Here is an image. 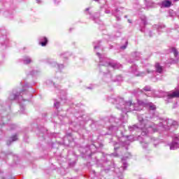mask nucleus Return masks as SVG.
Listing matches in <instances>:
<instances>
[{
    "label": "nucleus",
    "mask_w": 179,
    "mask_h": 179,
    "mask_svg": "<svg viewBox=\"0 0 179 179\" xmlns=\"http://www.w3.org/2000/svg\"><path fill=\"white\" fill-rule=\"evenodd\" d=\"M100 58L99 61V69L103 73H108V66H111L113 69H120L121 68V64L108 59L107 57H100V53L97 52Z\"/></svg>",
    "instance_id": "nucleus-1"
},
{
    "label": "nucleus",
    "mask_w": 179,
    "mask_h": 179,
    "mask_svg": "<svg viewBox=\"0 0 179 179\" xmlns=\"http://www.w3.org/2000/svg\"><path fill=\"white\" fill-rule=\"evenodd\" d=\"M129 131H135L136 129H141L142 131V135H148L149 134V130L148 129H152V122H148L147 124H144V127L142 126V124H140L139 126L136 124H134L132 126L129 127Z\"/></svg>",
    "instance_id": "nucleus-2"
},
{
    "label": "nucleus",
    "mask_w": 179,
    "mask_h": 179,
    "mask_svg": "<svg viewBox=\"0 0 179 179\" xmlns=\"http://www.w3.org/2000/svg\"><path fill=\"white\" fill-rule=\"evenodd\" d=\"M117 101L120 105V106H117V108H120V110H125L126 111H129V107L131 106L128 105V101L125 102V101H124V99L122 98H118L117 99Z\"/></svg>",
    "instance_id": "nucleus-3"
},
{
    "label": "nucleus",
    "mask_w": 179,
    "mask_h": 179,
    "mask_svg": "<svg viewBox=\"0 0 179 179\" xmlns=\"http://www.w3.org/2000/svg\"><path fill=\"white\" fill-rule=\"evenodd\" d=\"M177 125H178L177 121L168 119V123L166 124V127H165V131H169L171 127H177Z\"/></svg>",
    "instance_id": "nucleus-4"
},
{
    "label": "nucleus",
    "mask_w": 179,
    "mask_h": 179,
    "mask_svg": "<svg viewBox=\"0 0 179 179\" xmlns=\"http://www.w3.org/2000/svg\"><path fill=\"white\" fill-rule=\"evenodd\" d=\"M128 106H129L130 107L129 108V111H141V110H142V107L139 108L137 106L136 104L133 103L132 101H128Z\"/></svg>",
    "instance_id": "nucleus-5"
},
{
    "label": "nucleus",
    "mask_w": 179,
    "mask_h": 179,
    "mask_svg": "<svg viewBox=\"0 0 179 179\" xmlns=\"http://www.w3.org/2000/svg\"><path fill=\"white\" fill-rule=\"evenodd\" d=\"M132 72L134 73L135 76H145L146 75V73L145 72H138L137 71V67L136 66H132Z\"/></svg>",
    "instance_id": "nucleus-6"
},
{
    "label": "nucleus",
    "mask_w": 179,
    "mask_h": 179,
    "mask_svg": "<svg viewBox=\"0 0 179 179\" xmlns=\"http://www.w3.org/2000/svg\"><path fill=\"white\" fill-rule=\"evenodd\" d=\"M179 97V90L169 92L168 94V99H174V98H178Z\"/></svg>",
    "instance_id": "nucleus-7"
},
{
    "label": "nucleus",
    "mask_w": 179,
    "mask_h": 179,
    "mask_svg": "<svg viewBox=\"0 0 179 179\" xmlns=\"http://www.w3.org/2000/svg\"><path fill=\"white\" fill-rule=\"evenodd\" d=\"M167 124H168V120L162 119L159 124V127H161L162 129H164V131H166V127H167Z\"/></svg>",
    "instance_id": "nucleus-8"
},
{
    "label": "nucleus",
    "mask_w": 179,
    "mask_h": 179,
    "mask_svg": "<svg viewBox=\"0 0 179 179\" xmlns=\"http://www.w3.org/2000/svg\"><path fill=\"white\" fill-rule=\"evenodd\" d=\"M162 8H170V6H171V1L169 0L164 1L162 3Z\"/></svg>",
    "instance_id": "nucleus-9"
},
{
    "label": "nucleus",
    "mask_w": 179,
    "mask_h": 179,
    "mask_svg": "<svg viewBox=\"0 0 179 179\" xmlns=\"http://www.w3.org/2000/svg\"><path fill=\"white\" fill-rule=\"evenodd\" d=\"M149 110H151L152 111H156V105L153 104L152 102H148L147 106Z\"/></svg>",
    "instance_id": "nucleus-10"
},
{
    "label": "nucleus",
    "mask_w": 179,
    "mask_h": 179,
    "mask_svg": "<svg viewBox=\"0 0 179 179\" xmlns=\"http://www.w3.org/2000/svg\"><path fill=\"white\" fill-rule=\"evenodd\" d=\"M155 68H156V71H157V72H158V73H162V72H163V67H162L159 63H157L155 64Z\"/></svg>",
    "instance_id": "nucleus-11"
},
{
    "label": "nucleus",
    "mask_w": 179,
    "mask_h": 179,
    "mask_svg": "<svg viewBox=\"0 0 179 179\" xmlns=\"http://www.w3.org/2000/svg\"><path fill=\"white\" fill-rule=\"evenodd\" d=\"M177 148H178V143H177V142H173V143L171 144V146H170L171 150H174V149H177Z\"/></svg>",
    "instance_id": "nucleus-12"
},
{
    "label": "nucleus",
    "mask_w": 179,
    "mask_h": 179,
    "mask_svg": "<svg viewBox=\"0 0 179 179\" xmlns=\"http://www.w3.org/2000/svg\"><path fill=\"white\" fill-rule=\"evenodd\" d=\"M138 106H140V107H146L148 106V102L143 101H138Z\"/></svg>",
    "instance_id": "nucleus-13"
},
{
    "label": "nucleus",
    "mask_w": 179,
    "mask_h": 179,
    "mask_svg": "<svg viewBox=\"0 0 179 179\" xmlns=\"http://www.w3.org/2000/svg\"><path fill=\"white\" fill-rule=\"evenodd\" d=\"M19 96V94H13L11 95H10V100H16V99H17V97Z\"/></svg>",
    "instance_id": "nucleus-14"
},
{
    "label": "nucleus",
    "mask_w": 179,
    "mask_h": 179,
    "mask_svg": "<svg viewBox=\"0 0 179 179\" xmlns=\"http://www.w3.org/2000/svg\"><path fill=\"white\" fill-rule=\"evenodd\" d=\"M43 41V42H39V44H41L42 47H45V45H47V43H48V40L47 38L44 37Z\"/></svg>",
    "instance_id": "nucleus-15"
},
{
    "label": "nucleus",
    "mask_w": 179,
    "mask_h": 179,
    "mask_svg": "<svg viewBox=\"0 0 179 179\" xmlns=\"http://www.w3.org/2000/svg\"><path fill=\"white\" fill-rule=\"evenodd\" d=\"M172 52H173L174 54V56L176 57H178V51H177V49H176V48H172Z\"/></svg>",
    "instance_id": "nucleus-16"
},
{
    "label": "nucleus",
    "mask_w": 179,
    "mask_h": 179,
    "mask_svg": "<svg viewBox=\"0 0 179 179\" xmlns=\"http://www.w3.org/2000/svg\"><path fill=\"white\" fill-rule=\"evenodd\" d=\"M17 141V135H15V136H13L11 137V140H10V142H15V141Z\"/></svg>",
    "instance_id": "nucleus-17"
},
{
    "label": "nucleus",
    "mask_w": 179,
    "mask_h": 179,
    "mask_svg": "<svg viewBox=\"0 0 179 179\" xmlns=\"http://www.w3.org/2000/svg\"><path fill=\"white\" fill-rule=\"evenodd\" d=\"M30 62H31V59L29 57H27L24 59V63L25 64H30Z\"/></svg>",
    "instance_id": "nucleus-18"
},
{
    "label": "nucleus",
    "mask_w": 179,
    "mask_h": 179,
    "mask_svg": "<svg viewBox=\"0 0 179 179\" xmlns=\"http://www.w3.org/2000/svg\"><path fill=\"white\" fill-rule=\"evenodd\" d=\"M138 121L139 122H146V121H148V119H143V117H138Z\"/></svg>",
    "instance_id": "nucleus-19"
},
{
    "label": "nucleus",
    "mask_w": 179,
    "mask_h": 179,
    "mask_svg": "<svg viewBox=\"0 0 179 179\" xmlns=\"http://www.w3.org/2000/svg\"><path fill=\"white\" fill-rule=\"evenodd\" d=\"M143 90H145V92H150L151 88H150V86H145V87L143 88Z\"/></svg>",
    "instance_id": "nucleus-20"
},
{
    "label": "nucleus",
    "mask_w": 179,
    "mask_h": 179,
    "mask_svg": "<svg viewBox=\"0 0 179 179\" xmlns=\"http://www.w3.org/2000/svg\"><path fill=\"white\" fill-rule=\"evenodd\" d=\"M121 145H123V146H125L127 145H129V141H126L124 142H122Z\"/></svg>",
    "instance_id": "nucleus-21"
},
{
    "label": "nucleus",
    "mask_w": 179,
    "mask_h": 179,
    "mask_svg": "<svg viewBox=\"0 0 179 179\" xmlns=\"http://www.w3.org/2000/svg\"><path fill=\"white\" fill-rule=\"evenodd\" d=\"M127 162H123V166L122 167V169H123V170H127Z\"/></svg>",
    "instance_id": "nucleus-22"
},
{
    "label": "nucleus",
    "mask_w": 179,
    "mask_h": 179,
    "mask_svg": "<svg viewBox=\"0 0 179 179\" xmlns=\"http://www.w3.org/2000/svg\"><path fill=\"white\" fill-rule=\"evenodd\" d=\"M54 106L56 107V108H59V102H55Z\"/></svg>",
    "instance_id": "nucleus-23"
},
{
    "label": "nucleus",
    "mask_w": 179,
    "mask_h": 179,
    "mask_svg": "<svg viewBox=\"0 0 179 179\" xmlns=\"http://www.w3.org/2000/svg\"><path fill=\"white\" fill-rule=\"evenodd\" d=\"M127 44H128V42H126V45H123V46H121V49H122V50H125V48H127Z\"/></svg>",
    "instance_id": "nucleus-24"
},
{
    "label": "nucleus",
    "mask_w": 179,
    "mask_h": 179,
    "mask_svg": "<svg viewBox=\"0 0 179 179\" xmlns=\"http://www.w3.org/2000/svg\"><path fill=\"white\" fill-rule=\"evenodd\" d=\"M116 80H117L118 82L122 80V77L119 76Z\"/></svg>",
    "instance_id": "nucleus-25"
},
{
    "label": "nucleus",
    "mask_w": 179,
    "mask_h": 179,
    "mask_svg": "<svg viewBox=\"0 0 179 179\" xmlns=\"http://www.w3.org/2000/svg\"><path fill=\"white\" fill-rule=\"evenodd\" d=\"M154 27L155 29H158V30H159V29H162V26H160V25H155Z\"/></svg>",
    "instance_id": "nucleus-26"
},
{
    "label": "nucleus",
    "mask_w": 179,
    "mask_h": 179,
    "mask_svg": "<svg viewBox=\"0 0 179 179\" xmlns=\"http://www.w3.org/2000/svg\"><path fill=\"white\" fill-rule=\"evenodd\" d=\"M146 71H147V73H153V70H150L149 69H148Z\"/></svg>",
    "instance_id": "nucleus-27"
},
{
    "label": "nucleus",
    "mask_w": 179,
    "mask_h": 179,
    "mask_svg": "<svg viewBox=\"0 0 179 179\" xmlns=\"http://www.w3.org/2000/svg\"><path fill=\"white\" fill-rule=\"evenodd\" d=\"M57 68H59V69L60 68H64V65H62V64H61V65L57 64Z\"/></svg>",
    "instance_id": "nucleus-28"
},
{
    "label": "nucleus",
    "mask_w": 179,
    "mask_h": 179,
    "mask_svg": "<svg viewBox=\"0 0 179 179\" xmlns=\"http://www.w3.org/2000/svg\"><path fill=\"white\" fill-rule=\"evenodd\" d=\"M177 139L179 141L178 137L176 136L174 141H177Z\"/></svg>",
    "instance_id": "nucleus-29"
},
{
    "label": "nucleus",
    "mask_w": 179,
    "mask_h": 179,
    "mask_svg": "<svg viewBox=\"0 0 179 179\" xmlns=\"http://www.w3.org/2000/svg\"><path fill=\"white\" fill-rule=\"evenodd\" d=\"M36 2H38V3H40V0H36Z\"/></svg>",
    "instance_id": "nucleus-30"
},
{
    "label": "nucleus",
    "mask_w": 179,
    "mask_h": 179,
    "mask_svg": "<svg viewBox=\"0 0 179 179\" xmlns=\"http://www.w3.org/2000/svg\"><path fill=\"white\" fill-rule=\"evenodd\" d=\"M117 20H120L121 18H120L119 17H117Z\"/></svg>",
    "instance_id": "nucleus-31"
},
{
    "label": "nucleus",
    "mask_w": 179,
    "mask_h": 179,
    "mask_svg": "<svg viewBox=\"0 0 179 179\" xmlns=\"http://www.w3.org/2000/svg\"><path fill=\"white\" fill-rule=\"evenodd\" d=\"M144 24H147L146 21H144Z\"/></svg>",
    "instance_id": "nucleus-32"
},
{
    "label": "nucleus",
    "mask_w": 179,
    "mask_h": 179,
    "mask_svg": "<svg viewBox=\"0 0 179 179\" xmlns=\"http://www.w3.org/2000/svg\"><path fill=\"white\" fill-rule=\"evenodd\" d=\"M99 48V46H94V48Z\"/></svg>",
    "instance_id": "nucleus-33"
},
{
    "label": "nucleus",
    "mask_w": 179,
    "mask_h": 179,
    "mask_svg": "<svg viewBox=\"0 0 179 179\" xmlns=\"http://www.w3.org/2000/svg\"><path fill=\"white\" fill-rule=\"evenodd\" d=\"M7 145H10V143H7Z\"/></svg>",
    "instance_id": "nucleus-34"
},
{
    "label": "nucleus",
    "mask_w": 179,
    "mask_h": 179,
    "mask_svg": "<svg viewBox=\"0 0 179 179\" xmlns=\"http://www.w3.org/2000/svg\"><path fill=\"white\" fill-rule=\"evenodd\" d=\"M175 1V2H177V1H178V0H174Z\"/></svg>",
    "instance_id": "nucleus-35"
},
{
    "label": "nucleus",
    "mask_w": 179,
    "mask_h": 179,
    "mask_svg": "<svg viewBox=\"0 0 179 179\" xmlns=\"http://www.w3.org/2000/svg\"><path fill=\"white\" fill-rule=\"evenodd\" d=\"M86 10H89V8H87Z\"/></svg>",
    "instance_id": "nucleus-36"
},
{
    "label": "nucleus",
    "mask_w": 179,
    "mask_h": 179,
    "mask_svg": "<svg viewBox=\"0 0 179 179\" xmlns=\"http://www.w3.org/2000/svg\"><path fill=\"white\" fill-rule=\"evenodd\" d=\"M129 23H131V21H129Z\"/></svg>",
    "instance_id": "nucleus-37"
},
{
    "label": "nucleus",
    "mask_w": 179,
    "mask_h": 179,
    "mask_svg": "<svg viewBox=\"0 0 179 179\" xmlns=\"http://www.w3.org/2000/svg\"><path fill=\"white\" fill-rule=\"evenodd\" d=\"M94 1H99V0H94Z\"/></svg>",
    "instance_id": "nucleus-38"
}]
</instances>
